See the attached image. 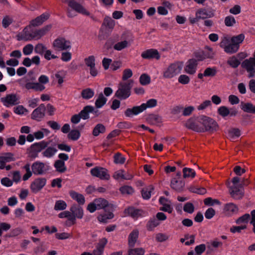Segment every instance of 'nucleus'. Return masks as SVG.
I'll list each match as a JSON object with an SVG mask.
<instances>
[{"label": "nucleus", "mask_w": 255, "mask_h": 255, "mask_svg": "<svg viewBox=\"0 0 255 255\" xmlns=\"http://www.w3.org/2000/svg\"><path fill=\"white\" fill-rule=\"evenodd\" d=\"M227 64L232 68H236L241 64L240 61L235 56H233L229 58L227 61Z\"/></svg>", "instance_id": "nucleus-39"}, {"label": "nucleus", "mask_w": 255, "mask_h": 255, "mask_svg": "<svg viewBox=\"0 0 255 255\" xmlns=\"http://www.w3.org/2000/svg\"><path fill=\"white\" fill-rule=\"evenodd\" d=\"M154 188L152 185H149L147 187L143 188L141 190V195L143 199H148L151 197V193L153 190Z\"/></svg>", "instance_id": "nucleus-33"}, {"label": "nucleus", "mask_w": 255, "mask_h": 255, "mask_svg": "<svg viewBox=\"0 0 255 255\" xmlns=\"http://www.w3.org/2000/svg\"><path fill=\"white\" fill-rule=\"evenodd\" d=\"M182 62L177 61L170 64L163 72V77L166 79H171L179 73L182 69Z\"/></svg>", "instance_id": "nucleus-4"}, {"label": "nucleus", "mask_w": 255, "mask_h": 255, "mask_svg": "<svg viewBox=\"0 0 255 255\" xmlns=\"http://www.w3.org/2000/svg\"><path fill=\"white\" fill-rule=\"evenodd\" d=\"M197 65L198 62L196 59H190L186 63L184 71L188 74L193 75L196 72Z\"/></svg>", "instance_id": "nucleus-17"}, {"label": "nucleus", "mask_w": 255, "mask_h": 255, "mask_svg": "<svg viewBox=\"0 0 255 255\" xmlns=\"http://www.w3.org/2000/svg\"><path fill=\"white\" fill-rule=\"evenodd\" d=\"M141 57L144 59L159 60L160 58V55L157 49L151 48L143 51Z\"/></svg>", "instance_id": "nucleus-18"}, {"label": "nucleus", "mask_w": 255, "mask_h": 255, "mask_svg": "<svg viewBox=\"0 0 255 255\" xmlns=\"http://www.w3.org/2000/svg\"><path fill=\"white\" fill-rule=\"evenodd\" d=\"M200 120H201L202 128L201 132L205 131L214 132L219 128L217 123L213 119L202 115L200 116Z\"/></svg>", "instance_id": "nucleus-5"}, {"label": "nucleus", "mask_w": 255, "mask_h": 255, "mask_svg": "<svg viewBox=\"0 0 255 255\" xmlns=\"http://www.w3.org/2000/svg\"><path fill=\"white\" fill-rule=\"evenodd\" d=\"M189 190L191 192L201 195H204L206 193V189L203 187L197 188L195 187H190Z\"/></svg>", "instance_id": "nucleus-62"}, {"label": "nucleus", "mask_w": 255, "mask_h": 255, "mask_svg": "<svg viewBox=\"0 0 255 255\" xmlns=\"http://www.w3.org/2000/svg\"><path fill=\"white\" fill-rule=\"evenodd\" d=\"M54 167L59 172L63 173L66 170L65 163L61 160H57L54 163Z\"/></svg>", "instance_id": "nucleus-36"}, {"label": "nucleus", "mask_w": 255, "mask_h": 255, "mask_svg": "<svg viewBox=\"0 0 255 255\" xmlns=\"http://www.w3.org/2000/svg\"><path fill=\"white\" fill-rule=\"evenodd\" d=\"M183 173L184 178H194L196 175V173L193 169L187 167L183 169Z\"/></svg>", "instance_id": "nucleus-43"}, {"label": "nucleus", "mask_w": 255, "mask_h": 255, "mask_svg": "<svg viewBox=\"0 0 255 255\" xmlns=\"http://www.w3.org/2000/svg\"><path fill=\"white\" fill-rule=\"evenodd\" d=\"M94 110L93 107L91 106H87L79 113L81 118L84 120H86L89 118V114L93 113Z\"/></svg>", "instance_id": "nucleus-28"}, {"label": "nucleus", "mask_w": 255, "mask_h": 255, "mask_svg": "<svg viewBox=\"0 0 255 255\" xmlns=\"http://www.w3.org/2000/svg\"><path fill=\"white\" fill-rule=\"evenodd\" d=\"M33 50H34V48L33 45L31 44H28L23 47L22 52L24 55H29L32 53Z\"/></svg>", "instance_id": "nucleus-58"}, {"label": "nucleus", "mask_w": 255, "mask_h": 255, "mask_svg": "<svg viewBox=\"0 0 255 255\" xmlns=\"http://www.w3.org/2000/svg\"><path fill=\"white\" fill-rule=\"evenodd\" d=\"M6 158H7L6 161L3 160V162L0 163V169H3L5 168L6 162H9L15 160V159L13 157V154L11 152L6 153Z\"/></svg>", "instance_id": "nucleus-44"}, {"label": "nucleus", "mask_w": 255, "mask_h": 255, "mask_svg": "<svg viewBox=\"0 0 255 255\" xmlns=\"http://www.w3.org/2000/svg\"><path fill=\"white\" fill-rule=\"evenodd\" d=\"M200 116H199L189 119L185 124L186 128L195 131L201 132L202 128L201 120H200Z\"/></svg>", "instance_id": "nucleus-11"}, {"label": "nucleus", "mask_w": 255, "mask_h": 255, "mask_svg": "<svg viewBox=\"0 0 255 255\" xmlns=\"http://www.w3.org/2000/svg\"><path fill=\"white\" fill-rule=\"evenodd\" d=\"M145 250L141 248L130 249L128 255H143Z\"/></svg>", "instance_id": "nucleus-52"}, {"label": "nucleus", "mask_w": 255, "mask_h": 255, "mask_svg": "<svg viewBox=\"0 0 255 255\" xmlns=\"http://www.w3.org/2000/svg\"><path fill=\"white\" fill-rule=\"evenodd\" d=\"M51 28V25H47L39 29H34L32 26L28 25L24 28L21 33L17 35V40L31 41L39 39L45 35Z\"/></svg>", "instance_id": "nucleus-2"}, {"label": "nucleus", "mask_w": 255, "mask_h": 255, "mask_svg": "<svg viewBox=\"0 0 255 255\" xmlns=\"http://www.w3.org/2000/svg\"><path fill=\"white\" fill-rule=\"evenodd\" d=\"M49 17V14L48 13H43L40 16L32 20L29 25L34 27L41 25L45 21L48 19Z\"/></svg>", "instance_id": "nucleus-21"}, {"label": "nucleus", "mask_w": 255, "mask_h": 255, "mask_svg": "<svg viewBox=\"0 0 255 255\" xmlns=\"http://www.w3.org/2000/svg\"><path fill=\"white\" fill-rule=\"evenodd\" d=\"M46 183V178L41 177L36 178L30 184V190L32 193L36 194L44 187Z\"/></svg>", "instance_id": "nucleus-13"}, {"label": "nucleus", "mask_w": 255, "mask_h": 255, "mask_svg": "<svg viewBox=\"0 0 255 255\" xmlns=\"http://www.w3.org/2000/svg\"><path fill=\"white\" fill-rule=\"evenodd\" d=\"M105 127L102 124H98L94 127L92 131V134L94 136H97L100 133H105Z\"/></svg>", "instance_id": "nucleus-32"}, {"label": "nucleus", "mask_w": 255, "mask_h": 255, "mask_svg": "<svg viewBox=\"0 0 255 255\" xmlns=\"http://www.w3.org/2000/svg\"><path fill=\"white\" fill-rule=\"evenodd\" d=\"M236 22V19L232 15L227 16L225 18V24L227 26H233Z\"/></svg>", "instance_id": "nucleus-57"}, {"label": "nucleus", "mask_w": 255, "mask_h": 255, "mask_svg": "<svg viewBox=\"0 0 255 255\" xmlns=\"http://www.w3.org/2000/svg\"><path fill=\"white\" fill-rule=\"evenodd\" d=\"M107 243V240L106 238H103L101 240L97 246V252L99 255H101L104 251V249Z\"/></svg>", "instance_id": "nucleus-50"}, {"label": "nucleus", "mask_w": 255, "mask_h": 255, "mask_svg": "<svg viewBox=\"0 0 255 255\" xmlns=\"http://www.w3.org/2000/svg\"><path fill=\"white\" fill-rule=\"evenodd\" d=\"M120 191L123 194H132L134 192L133 189L129 186H124L120 188Z\"/></svg>", "instance_id": "nucleus-56"}, {"label": "nucleus", "mask_w": 255, "mask_h": 255, "mask_svg": "<svg viewBox=\"0 0 255 255\" xmlns=\"http://www.w3.org/2000/svg\"><path fill=\"white\" fill-rule=\"evenodd\" d=\"M49 144V142L42 140L31 144L27 149L28 156L31 159H35L38 157L39 153L42 152L43 157L51 158L55 154L57 150L54 147L48 146Z\"/></svg>", "instance_id": "nucleus-1"}, {"label": "nucleus", "mask_w": 255, "mask_h": 255, "mask_svg": "<svg viewBox=\"0 0 255 255\" xmlns=\"http://www.w3.org/2000/svg\"><path fill=\"white\" fill-rule=\"evenodd\" d=\"M214 13L212 11H209L206 9L200 8L198 9L196 12V16L197 18L200 19H206L213 17Z\"/></svg>", "instance_id": "nucleus-23"}, {"label": "nucleus", "mask_w": 255, "mask_h": 255, "mask_svg": "<svg viewBox=\"0 0 255 255\" xmlns=\"http://www.w3.org/2000/svg\"><path fill=\"white\" fill-rule=\"evenodd\" d=\"M245 35L244 34H240L236 36H234L231 38V42L240 48V45L245 39Z\"/></svg>", "instance_id": "nucleus-34"}, {"label": "nucleus", "mask_w": 255, "mask_h": 255, "mask_svg": "<svg viewBox=\"0 0 255 255\" xmlns=\"http://www.w3.org/2000/svg\"><path fill=\"white\" fill-rule=\"evenodd\" d=\"M47 50V47L42 43H39L34 47V52L38 54L43 55Z\"/></svg>", "instance_id": "nucleus-42"}, {"label": "nucleus", "mask_w": 255, "mask_h": 255, "mask_svg": "<svg viewBox=\"0 0 255 255\" xmlns=\"http://www.w3.org/2000/svg\"><path fill=\"white\" fill-rule=\"evenodd\" d=\"M69 194L71 197L76 200L80 205H83L85 203V198L82 194L72 190L69 192Z\"/></svg>", "instance_id": "nucleus-27"}, {"label": "nucleus", "mask_w": 255, "mask_h": 255, "mask_svg": "<svg viewBox=\"0 0 255 255\" xmlns=\"http://www.w3.org/2000/svg\"><path fill=\"white\" fill-rule=\"evenodd\" d=\"M140 83L142 85H146L150 82V77L146 74H142L139 78Z\"/></svg>", "instance_id": "nucleus-55"}, {"label": "nucleus", "mask_w": 255, "mask_h": 255, "mask_svg": "<svg viewBox=\"0 0 255 255\" xmlns=\"http://www.w3.org/2000/svg\"><path fill=\"white\" fill-rule=\"evenodd\" d=\"M94 93L93 89L88 88L82 91L81 96L84 99L89 100L94 96Z\"/></svg>", "instance_id": "nucleus-35"}, {"label": "nucleus", "mask_w": 255, "mask_h": 255, "mask_svg": "<svg viewBox=\"0 0 255 255\" xmlns=\"http://www.w3.org/2000/svg\"><path fill=\"white\" fill-rule=\"evenodd\" d=\"M103 25L109 29H113L115 25V21L110 17H106L103 21Z\"/></svg>", "instance_id": "nucleus-45"}, {"label": "nucleus", "mask_w": 255, "mask_h": 255, "mask_svg": "<svg viewBox=\"0 0 255 255\" xmlns=\"http://www.w3.org/2000/svg\"><path fill=\"white\" fill-rule=\"evenodd\" d=\"M91 174L92 176L98 177L101 180H109L110 175L108 170L104 167L96 166L91 169Z\"/></svg>", "instance_id": "nucleus-8"}, {"label": "nucleus", "mask_w": 255, "mask_h": 255, "mask_svg": "<svg viewBox=\"0 0 255 255\" xmlns=\"http://www.w3.org/2000/svg\"><path fill=\"white\" fill-rule=\"evenodd\" d=\"M143 106H134L132 108H128L125 111V115L127 117H132L133 116L137 115L138 114L143 112Z\"/></svg>", "instance_id": "nucleus-20"}, {"label": "nucleus", "mask_w": 255, "mask_h": 255, "mask_svg": "<svg viewBox=\"0 0 255 255\" xmlns=\"http://www.w3.org/2000/svg\"><path fill=\"white\" fill-rule=\"evenodd\" d=\"M107 99L105 98L103 93H100L99 95L98 98L96 100L95 106L98 108L102 107L106 103Z\"/></svg>", "instance_id": "nucleus-38"}, {"label": "nucleus", "mask_w": 255, "mask_h": 255, "mask_svg": "<svg viewBox=\"0 0 255 255\" xmlns=\"http://www.w3.org/2000/svg\"><path fill=\"white\" fill-rule=\"evenodd\" d=\"M70 211L77 218L81 219L83 216L82 208L77 205H73L70 208Z\"/></svg>", "instance_id": "nucleus-25"}, {"label": "nucleus", "mask_w": 255, "mask_h": 255, "mask_svg": "<svg viewBox=\"0 0 255 255\" xmlns=\"http://www.w3.org/2000/svg\"><path fill=\"white\" fill-rule=\"evenodd\" d=\"M138 231L137 230H133L129 235L128 243L130 247H133L137 241L138 237Z\"/></svg>", "instance_id": "nucleus-26"}, {"label": "nucleus", "mask_w": 255, "mask_h": 255, "mask_svg": "<svg viewBox=\"0 0 255 255\" xmlns=\"http://www.w3.org/2000/svg\"><path fill=\"white\" fill-rule=\"evenodd\" d=\"M190 81V79L189 77L185 74L180 75L178 79V82L183 85H186L189 84Z\"/></svg>", "instance_id": "nucleus-61"}, {"label": "nucleus", "mask_w": 255, "mask_h": 255, "mask_svg": "<svg viewBox=\"0 0 255 255\" xmlns=\"http://www.w3.org/2000/svg\"><path fill=\"white\" fill-rule=\"evenodd\" d=\"M1 102L6 107L18 105L20 103L19 98L15 94L6 95L0 99Z\"/></svg>", "instance_id": "nucleus-12"}, {"label": "nucleus", "mask_w": 255, "mask_h": 255, "mask_svg": "<svg viewBox=\"0 0 255 255\" xmlns=\"http://www.w3.org/2000/svg\"><path fill=\"white\" fill-rule=\"evenodd\" d=\"M67 207V204L66 202L63 200H58L55 202L54 206V210H63Z\"/></svg>", "instance_id": "nucleus-48"}, {"label": "nucleus", "mask_w": 255, "mask_h": 255, "mask_svg": "<svg viewBox=\"0 0 255 255\" xmlns=\"http://www.w3.org/2000/svg\"><path fill=\"white\" fill-rule=\"evenodd\" d=\"M114 161L116 164H123L125 162V158L123 157L121 153H116L114 156Z\"/></svg>", "instance_id": "nucleus-49"}, {"label": "nucleus", "mask_w": 255, "mask_h": 255, "mask_svg": "<svg viewBox=\"0 0 255 255\" xmlns=\"http://www.w3.org/2000/svg\"><path fill=\"white\" fill-rule=\"evenodd\" d=\"M52 45L54 49L56 51L67 50L71 48V42L62 37H59L55 39Z\"/></svg>", "instance_id": "nucleus-6"}, {"label": "nucleus", "mask_w": 255, "mask_h": 255, "mask_svg": "<svg viewBox=\"0 0 255 255\" xmlns=\"http://www.w3.org/2000/svg\"><path fill=\"white\" fill-rule=\"evenodd\" d=\"M159 224V222L155 217H153L150 218L147 222L146 228L148 231H152Z\"/></svg>", "instance_id": "nucleus-30"}, {"label": "nucleus", "mask_w": 255, "mask_h": 255, "mask_svg": "<svg viewBox=\"0 0 255 255\" xmlns=\"http://www.w3.org/2000/svg\"><path fill=\"white\" fill-rule=\"evenodd\" d=\"M129 45V43L128 41L127 40H124L116 43L114 45L113 48L117 51H121L123 49L128 47Z\"/></svg>", "instance_id": "nucleus-37"}, {"label": "nucleus", "mask_w": 255, "mask_h": 255, "mask_svg": "<svg viewBox=\"0 0 255 255\" xmlns=\"http://www.w3.org/2000/svg\"><path fill=\"white\" fill-rule=\"evenodd\" d=\"M108 201L102 198L95 199L93 202L88 204L87 209L90 213L94 212L96 210L105 209L108 206Z\"/></svg>", "instance_id": "nucleus-7"}, {"label": "nucleus", "mask_w": 255, "mask_h": 255, "mask_svg": "<svg viewBox=\"0 0 255 255\" xmlns=\"http://www.w3.org/2000/svg\"><path fill=\"white\" fill-rule=\"evenodd\" d=\"M229 188L232 197L237 200L242 198L244 196V189L242 185H231V183H229Z\"/></svg>", "instance_id": "nucleus-14"}, {"label": "nucleus", "mask_w": 255, "mask_h": 255, "mask_svg": "<svg viewBox=\"0 0 255 255\" xmlns=\"http://www.w3.org/2000/svg\"><path fill=\"white\" fill-rule=\"evenodd\" d=\"M241 109L245 112L255 114V106L251 103H242Z\"/></svg>", "instance_id": "nucleus-31"}, {"label": "nucleus", "mask_w": 255, "mask_h": 255, "mask_svg": "<svg viewBox=\"0 0 255 255\" xmlns=\"http://www.w3.org/2000/svg\"><path fill=\"white\" fill-rule=\"evenodd\" d=\"M132 84L133 81L131 80L120 82L118 85V90L115 93V97L120 100L128 99L131 94Z\"/></svg>", "instance_id": "nucleus-3"}, {"label": "nucleus", "mask_w": 255, "mask_h": 255, "mask_svg": "<svg viewBox=\"0 0 255 255\" xmlns=\"http://www.w3.org/2000/svg\"><path fill=\"white\" fill-rule=\"evenodd\" d=\"M45 110L46 108L44 104H40L32 112L31 114V118L38 122L41 121L45 116Z\"/></svg>", "instance_id": "nucleus-16"}, {"label": "nucleus", "mask_w": 255, "mask_h": 255, "mask_svg": "<svg viewBox=\"0 0 255 255\" xmlns=\"http://www.w3.org/2000/svg\"><path fill=\"white\" fill-rule=\"evenodd\" d=\"M67 2L68 6L76 12L87 16L90 15V13L83 6L75 0H67Z\"/></svg>", "instance_id": "nucleus-15"}, {"label": "nucleus", "mask_w": 255, "mask_h": 255, "mask_svg": "<svg viewBox=\"0 0 255 255\" xmlns=\"http://www.w3.org/2000/svg\"><path fill=\"white\" fill-rule=\"evenodd\" d=\"M84 62L88 67L95 65V57L94 55H91L84 59Z\"/></svg>", "instance_id": "nucleus-53"}, {"label": "nucleus", "mask_w": 255, "mask_h": 255, "mask_svg": "<svg viewBox=\"0 0 255 255\" xmlns=\"http://www.w3.org/2000/svg\"><path fill=\"white\" fill-rule=\"evenodd\" d=\"M13 22V19L9 15L5 16L2 20V25L4 28L8 27Z\"/></svg>", "instance_id": "nucleus-54"}, {"label": "nucleus", "mask_w": 255, "mask_h": 255, "mask_svg": "<svg viewBox=\"0 0 255 255\" xmlns=\"http://www.w3.org/2000/svg\"><path fill=\"white\" fill-rule=\"evenodd\" d=\"M125 214L127 216H130L134 220H137L139 218L146 216L147 213L142 209H136L130 206L125 210Z\"/></svg>", "instance_id": "nucleus-9"}, {"label": "nucleus", "mask_w": 255, "mask_h": 255, "mask_svg": "<svg viewBox=\"0 0 255 255\" xmlns=\"http://www.w3.org/2000/svg\"><path fill=\"white\" fill-rule=\"evenodd\" d=\"M218 113L222 117H226L229 115V109L226 106H221L218 108Z\"/></svg>", "instance_id": "nucleus-60"}, {"label": "nucleus", "mask_w": 255, "mask_h": 255, "mask_svg": "<svg viewBox=\"0 0 255 255\" xmlns=\"http://www.w3.org/2000/svg\"><path fill=\"white\" fill-rule=\"evenodd\" d=\"M213 53L212 52H205L204 51H199L196 52L194 53V56L195 58L197 59H196L197 61V62L198 61H201L203 60L206 59V58H212L213 57Z\"/></svg>", "instance_id": "nucleus-24"}, {"label": "nucleus", "mask_w": 255, "mask_h": 255, "mask_svg": "<svg viewBox=\"0 0 255 255\" xmlns=\"http://www.w3.org/2000/svg\"><path fill=\"white\" fill-rule=\"evenodd\" d=\"M239 49V48L231 42L224 50L225 52L228 54H233L236 53Z\"/></svg>", "instance_id": "nucleus-41"}, {"label": "nucleus", "mask_w": 255, "mask_h": 255, "mask_svg": "<svg viewBox=\"0 0 255 255\" xmlns=\"http://www.w3.org/2000/svg\"><path fill=\"white\" fill-rule=\"evenodd\" d=\"M157 105V101L155 99H151L148 100L146 103H143L141 106H143L144 109L143 111L145 110L147 108L154 107Z\"/></svg>", "instance_id": "nucleus-51"}, {"label": "nucleus", "mask_w": 255, "mask_h": 255, "mask_svg": "<svg viewBox=\"0 0 255 255\" xmlns=\"http://www.w3.org/2000/svg\"><path fill=\"white\" fill-rule=\"evenodd\" d=\"M80 136V132L79 130H72L68 134V138L72 140H77Z\"/></svg>", "instance_id": "nucleus-47"}, {"label": "nucleus", "mask_w": 255, "mask_h": 255, "mask_svg": "<svg viewBox=\"0 0 255 255\" xmlns=\"http://www.w3.org/2000/svg\"><path fill=\"white\" fill-rule=\"evenodd\" d=\"M250 218L251 216L249 214H245L242 216L239 217L236 220V223L238 224H240L241 223H247Z\"/></svg>", "instance_id": "nucleus-59"}, {"label": "nucleus", "mask_w": 255, "mask_h": 255, "mask_svg": "<svg viewBox=\"0 0 255 255\" xmlns=\"http://www.w3.org/2000/svg\"><path fill=\"white\" fill-rule=\"evenodd\" d=\"M217 74V68L215 67H208L204 71L205 77H214Z\"/></svg>", "instance_id": "nucleus-46"}, {"label": "nucleus", "mask_w": 255, "mask_h": 255, "mask_svg": "<svg viewBox=\"0 0 255 255\" xmlns=\"http://www.w3.org/2000/svg\"><path fill=\"white\" fill-rule=\"evenodd\" d=\"M183 210L185 212L191 214L194 211V206L192 203L190 202H187L184 205Z\"/></svg>", "instance_id": "nucleus-63"}, {"label": "nucleus", "mask_w": 255, "mask_h": 255, "mask_svg": "<svg viewBox=\"0 0 255 255\" xmlns=\"http://www.w3.org/2000/svg\"><path fill=\"white\" fill-rule=\"evenodd\" d=\"M114 214L111 212H105L99 215L97 217L98 220L101 223H107L108 220L112 219L114 217Z\"/></svg>", "instance_id": "nucleus-29"}, {"label": "nucleus", "mask_w": 255, "mask_h": 255, "mask_svg": "<svg viewBox=\"0 0 255 255\" xmlns=\"http://www.w3.org/2000/svg\"><path fill=\"white\" fill-rule=\"evenodd\" d=\"M223 211L226 215L231 216V215L238 212V208L235 204L233 203H229L224 205Z\"/></svg>", "instance_id": "nucleus-22"}, {"label": "nucleus", "mask_w": 255, "mask_h": 255, "mask_svg": "<svg viewBox=\"0 0 255 255\" xmlns=\"http://www.w3.org/2000/svg\"><path fill=\"white\" fill-rule=\"evenodd\" d=\"M24 87L27 90H33L35 92H42L45 89L44 85H41L37 82H30L28 80H26Z\"/></svg>", "instance_id": "nucleus-19"}, {"label": "nucleus", "mask_w": 255, "mask_h": 255, "mask_svg": "<svg viewBox=\"0 0 255 255\" xmlns=\"http://www.w3.org/2000/svg\"><path fill=\"white\" fill-rule=\"evenodd\" d=\"M31 169L34 175H41L47 172L49 170V166L43 162L37 161L32 163Z\"/></svg>", "instance_id": "nucleus-10"}, {"label": "nucleus", "mask_w": 255, "mask_h": 255, "mask_svg": "<svg viewBox=\"0 0 255 255\" xmlns=\"http://www.w3.org/2000/svg\"><path fill=\"white\" fill-rule=\"evenodd\" d=\"M170 186L173 189L177 191H180L183 187L182 183L175 178L171 180Z\"/></svg>", "instance_id": "nucleus-40"}, {"label": "nucleus", "mask_w": 255, "mask_h": 255, "mask_svg": "<svg viewBox=\"0 0 255 255\" xmlns=\"http://www.w3.org/2000/svg\"><path fill=\"white\" fill-rule=\"evenodd\" d=\"M206 250V246L205 244H201L197 246L195 248V255H201Z\"/></svg>", "instance_id": "nucleus-64"}]
</instances>
